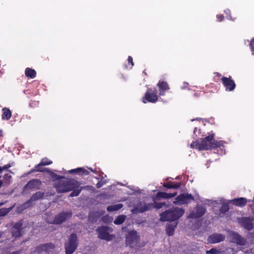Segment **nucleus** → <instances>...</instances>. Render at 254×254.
Here are the masks:
<instances>
[{"mask_svg": "<svg viewBox=\"0 0 254 254\" xmlns=\"http://www.w3.org/2000/svg\"><path fill=\"white\" fill-rule=\"evenodd\" d=\"M223 144L222 141H216L213 139V135L206 136L200 141H193L190 144L192 148L201 150H208L211 148L220 147Z\"/></svg>", "mask_w": 254, "mask_h": 254, "instance_id": "f257e3e1", "label": "nucleus"}, {"mask_svg": "<svg viewBox=\"0 0 254 254\" xmlns=\"http://www.w3.org/2000/svg\"><path fill=\"white\" fill-rule=\"evenodd\" d=\"M185 213L183 208L173 207L162 213L160 215L161 221H174L180 218Z\"/></svg>", "mask_w": 254, "mask_h": 254, "instance_id": "f03ea898", "label": "nucleus"}, {"mask_svg": "<svg viewBox=\"0 0 254 254\" xmlns=\"http://www.w3.org/2000/svg\"><path fill=\"white\" fill-rule=\"evenodd\" d=\"M78 186L77 181L73 180H60L55 184L59 193H63L73 190Z\"/></svg>", "mask_w": 254, "mask_h": 254, "instance_id": "7ed1b4c3", "label": "nucleus"}, {"mask_svg": "<svg viewBox=\"0 0 254 254\" xmlns=\"http://www.w3.org/2000/svg\"><path fill=\"white\" fill-rule=\"evenodd\" d=\"M126 244L130 248L137 249L143 246V244H139V236L135 231H129L126 237Z\"/></svg>", "mask_w": 254, "mask_h": 254, "instance_id": "20e7f679", "label": "nucleus"}, {"mask_svg": "<svg viewBox=\"0 0 254 254\" xmlns=\"http://www.w3.org/2000/svg\"><path fill=\"white\" fill-rule=\"evenodd\" d=\"M97 232L98 234V237L101 239L110 241L114 238L113 235L110 234L113 232V229L110 227H100L97 229Z\"/></svg>", "mask_w": 254, "mask_h": 254, "instance_id": "39448f33", "label": "nucleus"}, {"mask_svg": "<svg viewBox=\"0 0 254 254\" xmlns=\"http://www.w3.org/2000/svg\"><path fill=\"white\" fill-rule=\"evenodd\" d=\"M77 239L75 234L70 235L68 242L65 244L66 254H72L75 251L77 246Z\"/></svg>", "mask_w": 254, "mask_h": 254, "instance_id": "423d86ee", "label": "nucleus"}, {"mask_svg": "<svg viewBox=\"0 0 254 254\" xmlns=\"http://www.w3.org/2000/svg\"><path fill=\"white\" fill-rule=\"evenodd\" d=\"M154 207L153 203H145L142 202L138 203L137 205L131 210L132 213L137 214L143 213L149 210Z\"/></svg>", "mask_w": 254, "mask_h": 254, "instance_id": "0eeeda50", "label": "nucleus"}, {"mask_svg": "<svg viewBox=\"0 0 254 254\" xmlns=\"http://www.w3.org/2000/svg\"><path fill=\"white\" fill-rule=\"evenodd\" d=\"M229 237L232 243H236L238 245L244 246L246 243V239L242 237L238 233L234 232H230Z\"/></svg>", "mask_w": 254, "mask_h": 254, "instance_id": "6e6552de", "label": "nucleus"}, {"mask_svg": "<svg viewBox=\"0 0 254 254\" xmlns=\"http://www.w3.org/2000/svg\"><path fill=\"white\" fill-rule=\"evenodd\" d=\"M158 99L156 91L148 88L142 99V102L146 103L147 101L151 103H155L158 100Z\"/></svg>", "mask_w": 254, "mask_h": 254, "instance_id": "1a4fd4ad", "label": "nucleus"}, {"mask_svg": "<svg viewBox=\"0 0 254 254\" xmlns=\"http://www.w3.org/2000/svg\"><path fill=\"white\" fill-rule=\"evenodd\" d=\"M54 249V245L51 243H49L40 245L35 249L34 252V253H45L47 254H50L53 252Z\"/></svg>", "mask_w": 254, "mask_h": 254, "instance_id": "9d476101", "label": "nucleus"}, {"mask_svg": "<svg viewBox=\"0 0 254 254\" xmlns=\"http://www.w3.org/2000/svg\"><path fill=\"white\" fill-rule=\"evenodd\" d=\"M43 195V193L40 191L37 192L31 196L29 200H28L27 202L23 204L20 207L18 208V211H21L24 209L29 207L30 205H31L32 201L42 198Z\"/></svg>", "mask_w": 254, "mask_h": 254, "instance_id": "9b49d317", "label": "nucleus"}, {"mask_svg": "<svg viewBox=\"0 0 254 254\" xmlns=\"http://www.w3.org/2000/svg\"><path fill=\"white\" fill-rule=\"evenodd\" d=\"M193 198L191 194L188 193H183L178 196L175 200L173 201L174 204H184L188 203L190 200H193Z\"/></svg>", "mask_w": 254, "mask_h": 254, "instance_id": "f8f14e48", "label": "nucleus"}, {"mask_svg": "<svg viewBox=\"0 0 254 254\" xmlns=\"http://www.w3.org/2000/svg\"><path fill=\"white\" fill-rule=\"evenodd\" d=\"M231 203L229 201L225 200L222 198H218V199L212 201V203L213 205L214 204H222V206L220 208V212L222 213H225L227 212L229 209V203Z\"/></svg>", "mask_w": 254, "mask_h": 254, "instance_id": "ddd939ff", "label": "nucleus"}, {"mask_svg": "<svg viewBox=\"0 0 254 254\" xmlns=\"http://www.w3.org/2000/svg\"><path fill=\"white\" fill-rule=\"evenodd\" d=\"M206 211L205 209L201 206L198 205L190 212L188 218H198L204 215Z\"/></svg>", "mask_w": 254, "mask_h": 254, "instance_id": "4468645a", "label": "nucleus"}, {"mask_svg": "<svg viewBox=\"0 0 254 254\" xmlns=\"http://www.w3.org/2000/svg\"><path fill=\"white\" fill-rule=\"evenodd\" d=\"M22 221L16 223L12 227L11 233L13 237L17 238L20 237L23 234Z\"/></svg>", "mask_w": 254, "mask_h": 254, "instance_id": "2eb2a0df", "label": "nucleus"}, {"mask_svg": "<svg viewBox=\"0 0 254 254\" xmlns=\"http://www.w3.org/2000/svg\"><path fill=\"white\" fill-rule=\"evenodd\" d=\"M225 239V236L224 235L219 233H214L208 237L207 241L209 243L216 244L223 242Z\"/></svg>", "mask_w": 254, "mask_h": 254, "instance_id": "dca6fc26", "label": "nucleus"}, {"mask_svg": "<svg viewBox=\"0 0 254 254\" xmlns=\"http://www.w3.org/2000/svg\"><path fill=\"white\" fill-rule=\"evenodd\" d=\"M71 216V213L70 212H61L56 216L54 219V223L59 224H61Z\"/></svg>", "mask_w": 254, "mask_h": 254, "instance_id": "f3484780", "label": "nucleus"}, {"mask_svg": "<svg viewBox=\"0 0 254 254\" xmlns=\"http://www.w3.org/2000/svg\"><path fill=\"white\" fill-rule=\"evenodd\" d=\"M254 221V218L253 217H244L241 219L240 223L244 228L248 230H251L254 227L253 223Z\"/></svg>", "mask_w": 254, "mask_h": 254, "instance_id": "a211bd4d", "label": "nucleus"}, {"mask_svg": "<svg viewBox=\"0 0 254 254\" xmlns=\"http://www.w3.org/2000/svg\"><path fill=\"white\" fill-rule=\"evenodd\" d=\"M222 81L224 86L226 87V90L229 91H233L236 87L234 81L231 79V77H223L222 78Z\"/></svg>", "mask_w": 254, "mask_h": 254, "instance_id": "6ab92c4d", "label": "nucleus"}, {"mask_svg": "<svg viewBox=\"0 0 254 254\" xmlns=\"http://www.w3.org/2000/svg\"><path fill=\"white\" fill-rule=\"evenodd\" d=\"M157 86L159 88L160 96H164L165 92L169 89L168 84L164 81H159L157 84Z\"/></svg>", "mask_w": 254, "mask_h": 254, "instance_id": "aec40b11", "label": "nucleus"}, {"mask_svg": "<svg viewBox=\"0 0 254 254\" xmlns=\"http://www.w3.org/2000/svg\"><path fill=\"white\" fill-rule=\"evenodd\" d=\"M41 185V182L38 179H33L30 181L25 186V189L39 188Z\"/></svg>", "mask_w": 254, "mask_h": 254, "instance_id": "412c9836", "label": "nucleus"}, {"mask_svg": "<svg viewBox=\"0 0 254 254\" xmlns=\"http://www.w3.org/2000/svg\"><path fill=\"white\" fill-rule=\"evenodd\" d=\"M230 202L236 206L243 207L246 204L247 200L244 197H239L230 200Z\"/></svg>", "mask_w": 254, "mask_h": 254, "instance_id": "4be33fe9", "label": "nucleus"}, {"mask_svg": "<svg viewBox=\"0 0 254 254\" xmlns=\"http://www.w3.org/2000/svg\"><path fill=\"white\" fill-rule=\"evenodd\" d=\"M52 163V161L49 160L48 158H43L41 162L40 163H39V164H38L35 167V169L32 170L31 171V172L32 173V172H34L35 171H42V170L41 169V167L42 166L48 165L51 164Z\"/></svg>", "mask_w": 254, "mask_h": 254, "instance_id": "5701e85b", "label": "nucleus"}, {"mask_svg": "<svg viewBox=\"0 0 254 254\" xmlns=\"http://www.w3.org/2000/svg\"><path fill=\"white\" fill-rule=\"evenodd\" d=\"M12 113L11 111L6 108H3L2 109V115L1 119L3 121H8L11 117Z\"/></svg>", "mask_w": 254, "mask_h": 254, "instance_id": "b1692460", "label": "nucleus"}, {"mask_svg": "<svg viewBox=\"0 0 254 254\" xmlns=\"http://www.w3.org/2000/svg\"><path fill=\"white\" fill-rule=\"evenodd\" d=\"M68 173L78 174L79 175H87L89 174L88 171L84 168H77L76 169H71L68 171Z\"/></svg>", "mask_w": 254, "mask_h": 254, "instance_id": "393cba45", "label": "nucleus"}, {"mask_svg": "<svg viewBox=\"0 0 254 254\" xmlns=\"http://www.w3.org/2000/svg\"><path fill=\"white\" fill-rule=\"evenodd\" d=\"M177 225V223L176 222L168 224L166 228V232L167 234L169 236H172Z\"/></svg>", "mask_w": 254, "mask_h": 254, "instance_id": "a878e982", "label": "nucleus"}, {"mask_svg": "<svg viewBox=\"0 0 254 254\" xmlns=\"http://www.w3.org/2000/svg\"><path fill=\"white\" fill-rule=\"evenodd\" d=\"M177 194V192L174 193H167L165 192H159L157 193L156 196L157 197L164 198H170L175 196Z\"/></svg>", "mask_w": 254, "mask_h": 254, "instance_id": "bb28decb", "label": "nucleus"}, {"mask_svg": "<svg viewBox=\"0 0 254 254\" xmlns=\"http://www.w3.org/2000/svg\"><path fill=\"white\" fill-rule=\"evenodd\" d=\"M25 73L26 76L30 77L31 78H35L36 75V71L29 67L26 68Z\"/></svg>", "mask_w": 254, "mask_h": 254, "instance_id": "cd10ccee", "label": "nucleus"}, {"mask_svg": "<svg viewBox=\"0 0 254 254\" xmlns=\"http://www.w3.org/2000/svg\"><path fill=\"white\" fill-rule=\"evenodd\" d=\"M163 186L168 189H178L180 187L181 184L179 183L171 182L168 184H164Z\"/></svg>", "mask_w": 254, "mask_h": 254, "instance_id": "c85d7f7f", "label": "nucleus"}, {"mask_svg": "<svg viewBox=\"0 0 254 254\" xmlns=\"http://www.w3.org/2000/svg\"><path fill=\"white\" fill-rule=\"evenodd\" d=\"M123 205L121 203L109 206L107 209L108 211H116L121 209Z\"/></svg>", "mask_w": 254, "mask_h": 254, "instance_id": "c756f323", "label": "nucleus"}, {"mask_svg": "<svg viewBox=\"0 0 254 254\" xmlns=\"http://www.w3.org/2000/svg\"><path fill=\"white\" fill-rule=\"evenodd\" d=\"M11 176L9 173L4 174L2 180L3 183L8 185L11 183Z\"/></svg>", "mask_w": 254, "mask_h": 254, "instance_id": "7c9ffc66", "label": "nucleus"}, {"mask_svg": "<svg viewBox=\"0 0 254 254\" xmlns=\"http://www.w3.org/2000/svg\"><path fill=\"white\" fill-rule=\"evenodd\" d=\"M126 216L124 215H119L114 220V223L116 225H120L122 224L126 220Z\"/></svg>", "mask_w": 254, "mask_h": 254, "instance_id": "2f4dec72", "label": "nucleus"}, {"mask_svg": "<svg viewBox=\"0 0 254 254\" xmlns=\"http://www.w3.org/2000/svg\"><path fill=\"white\" fill-rule=\"evenodd\" d=\"M13 208V206H11L9 208H2L0 209V215L3 217L8 214Z\"/></svg>", "mask_w": 254, "mask_h": 254, "instance_id": "473e14b6", "label": "nucleus"}, {"mask_svg": "<svg viewBox=\"0 0 254 254\" xmlns=\"http://www.w3.org/2000/svg\"><path fill=\"white\" fill-rule=\"evenodd\" d=\"M206 253L207 254H219V251L216 249L213 248L210 250L207 251Z\"/></svg>", "mask_w": 254, "mask_h": 254, "instance_id": "72a5a7b5", "label": "nucleus"}, {"mask_svg": "<svg viewBox=\"0 0 254 254\" xmlns=\"http://www.w3.org/2000/svg\"><path fill=\"white\" fill-rule=\"evenodd\" d=\"M81 190H74L69 195L70 196L73 197V196H78Z\"/></svg>", "mask_w": 254, "mask_h": 254, "instance_id": "f704fd0d", "label": "nucleus"}, {"mask_svg": "<svg viewBox=\"0 0 254 254\" xmlns=\"http://www.w3.org/2000/svg\"><path fill=\"white\" fill-rule=\"evenodd\" d=\"M10 165L8 164L4 166L3 167H0V176H1L4 171H6L8 168L10 167Z\"/></svg>", "mask_w": 254, "mask_h": 254, "instance_id": "c9c22d12", "label": "nucleus"}, {"mask_svg": "<svg viewBox=\"0 0 254 254\" xmlns=\"http://www.w3.org/2000/svg\"><path fill=\"white\" fill-rule=\"evenodd\" d=\"M113 218L108 216H105L103 217V221L105 223H110L112 221Z\"/></svg>", "mask_w": 254, "mask_h": 254, "instance_id": "e433bc0d", "label": "nucleus"}, {"mask_svg": "<svg viewBox=\"0 0 254 254\" xmlns=\"http://www.w3.org/2000/svg\"><path fill=\"white\" fill-rule=\"evenodd\" d=\"M153 204H154V207L153 208H156L157 209H159V208H161L163 206H164L165 205L164 203H157V202H155Z\"/></svg>", "mask_w": 254, "mask_h": 254, "instance_id": "4c0bfd02", "label": "nucleus"}, {"mask_svg": "<svg viewBox=\"0 0 254 254\" xmlns=\"http://www.w3.org/2000/svg\"><path fill=\"white\" fill-rule=\"evenodd\" d=\"M224 12L226 13V17L227 18H228V19L229 20H234L233 19H232V17L230 15V10L229 9H226L224 11Z\"/></svg>", "mask_w": 254, "mask_h": 254, "instance_id": "58836bf2", "label": "nucleus"}, {"mask_svg": "<svg viewBox=\"0 0 254 254\" xmlns=\"http://www.w3.org/2000/svg\"><path fill=\"white\" fill-rule=\"evenodd\" d=\"M250 45L251 47L252 54L254 55V38L250 42Z\"/></svg>", "mask_w": 254, "mask_h": 254, "instance_id": "ea45409f", "label": "nucleus"}, {"mask_svg": "<svg viewBox=\"0 0 254 254\" xmlns=\"http://www.w3.org/2000/svg\"><path fill=\"white\" fill-rule=\"evenodd\" d=\"M106 183L105 181H99L96 185L97 188H100L101 187L103 186Z\"/></svg>", "mask_w": 254, "mask_h": 254, "instance_id": "a19ab883", "label": "nucleus"}, {"mask_svg": "<svg viewBox=\"0 0 254 254\" xmlns=\"http://www.w3.org/2000/svg\"><path fill=\"white\" fill-rule=\"evenodd\" d=\"M128 63L129 64H130L131 66H133V60H132V58L130 56H129L128 57Z\"/></svg>", "mask_w": 254, "mask_h": 254, "instance_id": "79ce46f5", "label": "nucleus"}, {"mask_svg": "<svg viewBox=\"0 0 254 254\" xmlns=\"http://www.w3.org/2000/svg\"><path fill=\"white\" fill-rule=\"evenodd\" d=\"M52 177L53 178L56 179V180H58V179H59L62 178V177H60V176H59L58 175H57L56 174H53L52 175Z\"/></svg>", "mask_w": 254, "mask_h": 254, "instance_id": "37998d69", "label": "nucleus"}, {"mask_svg": "<svg viewBox=\"0 0 254 254\" xmlns=\"http://www.w3.org/2000/svg\"><path fill=\"white\" fill-rule=\"evenodd\" d=\"M217 18L219 21H221L222 20L223 18V16L222 14L220 15H217Z\"/></svg>", "mask_w": 254, "mask_h": 254, "instance_id": "c03bdc74", "label": "nucleus"}, {"mask_svg": "<svg viewBox=\"0 0 254 254\" xmlns=\"http://www.w3.org/2000/svg\"><path fill=\"white\" fill-rule=\"evenodd\" d=\"M20 254V251H15V252H12L11 253H6V254Z\"/></svg>", "mask_w": 254, "mask_h": 254, "instance_id": "a18cd8bd", "label": "nucleus"}, {"mask_svg": "<svg viewBox=\"0 0 254 254\" xmlns=\"http://www.w3.org/2000/svg\"><path fill=\"white\" fill-rule=\"evenodd\" d=\"M188 83L184 82V86L182 87V88H185L187 87V86L188 85Z\"/></svg>", "mask_w": 254, "mask_h": 254, "instance_id": "49530a36", "label": "nucleus"}, {"mask_svg": "<svg viewBox=\"0 0 254 254\" xmlns=\"http://www.w3.org/2000/svg\"><path fill=\"white\" fill-rule=\"evenodd\" d=\"M197 131V128L196 127H195L193 130L194 134H196V132Z\"/></svg>", "mask_w": 254, "mask_h": 254, "instance_id": "de8ad7c7", "label": "nucleus"}, {"mask_svg": "<svg viewBox=\"0 0 254 254\" xmlns=\"http://www.w3.org/2000/svg\"><path fill=\"white\" fill-rule=\"evenodd\" d=\"M220 150H221V152L220 153V154L222 155V154H225V152L223 151V150L222 149H220Z\"/></svg>", "mask_w": 254, "mask_h": 254, "instance_id": "09e8293b", "label": "nucleus"}, {"mask_svg": "<svg viewBox=\"0 0 254 254\" xmlns=\"http://www.w3.org/2000/svg\"><path fill=\"white\" fill-rule=\"evenodd\" d=\"M2 136V130L1 129H0V136Z\"/></svg>", "mask_w": 254, "mask_h": 254, "instance_id": "8fccbe9b", "label": "nucleus"}, {"mask_svg": "<svg viewBox=\"0 0 254 254\" xmlns=\"http://www.w3.org/2000/svg\"><path fill=\"white\" fill-rule=\"evenodd\" d=\"M194 120H197H197H198V118H196L195 119H192V120H191V121H193Z\"/></svg>", "mask_w": 254, "mask_h": 254, "instance_id": "3c124183", "label": "nucleus"}, {"mask_svg": "<svg viewBox=\"0 0 254 254\" xmlns=\"http://www.w3.org/2000/svg\"><path fill=\"white\" fill-rule=\"evenodd\" d=\"M2 232H0V238H1V237L2 236Z\"/></svg>", "mask_w": 254, "mask_h": 254, "instance_id": "603ef678", "label": "nucleus"}, {"mask_svg": "<svg viewBox=\"0 0 254 254\" xmlns=\"http://www.w3.org/2000/svg\"><path fill=\"white\" fill-rule=\"evenodd\" d=\"M1 205H2V203H0V206H1Z\"/></svg>", "mask_w": 254, "mask_h": 254, "instance_id": "864d4df0", "label": "nucleus"}, {"mask_svg": "<svg viewBox=\"0 0 254 254\" xmlns=\"http://www.w3.org/2000/svg\"><path fill=\"white\" fill-rule=\"evenodd\" d=\"M1 217H1V215H0V218Z\"/></svg>", "mask_w": 254, "mask_h": 254, "instance_id": "5fc2aeb1", "label": "nucleus"}]
</instances>
